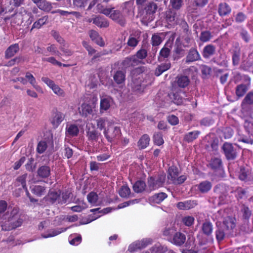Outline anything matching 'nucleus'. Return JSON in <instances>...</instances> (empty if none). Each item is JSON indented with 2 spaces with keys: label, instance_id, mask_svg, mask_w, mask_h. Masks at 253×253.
<instances>
[{
  "label": "nucleus",
  "instance_id": "1",
  "mask_svg": "<svg viewBox=\"0 0 253 253\" xmlns=\"http://www.w3.org/2000/svg\"><path fill=\"white\" fill-rule=\"evenodd\" d=\"M157 9V4L153 1L147 2L141 7H139L138 14L142 23L147 25L153 21Z\"/></svg>",
  "mask_w": 253,
  "mask_h": 253
},
{
  "label": "nucleus",
  "instance_id": "2",
  "mask_svg": "<svg viewBox=\"0 0 253 253\" xmlns=\"http://www.w3.org/2000/svg\"><path fill=\"white\" fill-rule=\"evenodd\" d=\"M100 11V13L108 16L115 23L124 27L126 24V17L119 10H115L114 7L111 8L103 9Z\"/></svg>",
  "mask_w": 253,
  "mask_h": 253
},
{
  "label": "nucleus",
  "instance_id": "3",
  "mask_svg": "<svg viewBox=\"0 0 253 253\" xmlns=\"http://www.w3.org/2000/svg\"><path fill=\"white\" fill-rule=\"evenodd\" d=\"M7 222L8 226L5 227V230L10 231L21 226L23 220L20 217L18 208H14L13 209L8 218Z\"/></svg>",
  "mask_w": 253,
  "mask_h": 253
},
{
  "label": "nucleus",
  "instance_id": "4",
  "mask_svg": "<svg viewBox=\"0 0 253 253\" xmlns=\"http://www.w3.org/2000/svg\"><path fill=\"white\" fill-rule=\"evenodd\" d=\"M209 166L214 170L216 181L220 180L225 176V171L223 169L222 161L220 158H212L210 162Z\"/></svg>",
  "mask_w": 253,
  "mask_h": 253
},
{
  "label": "nucleus",
  "instance_id": "5",
  "mask_svg": "<svg viewBox=\"0 0 253 253\" xmlns=\"http://www.w3.org/2000/svg\"><path fill=\"white\" fill-rule=\"evenodd\" d=\"M166 180V174L164 172L159 174L157 177L150 176L148 178L147 183L149 190L154 191L163 187Z\"/></svg>",
  "mask_w": 253,
  "mask_h": 253
},
{
  "label": "nucleus",
  "instance_id": "6",
  "mask_svg": "<svg viewBox=\"0 0 253 253\" xmlns=\"http://www.w3.org/2000/svg\"><path fill=\"white\" fill-rule=\"evenodd\" d=\"M103 133L107 141L109 142H112L115 140L120 138L121 135V131L119 126H110L107 129H105Z\"/></svg>",
  "mask_w": 253,
  "mask_h": 253
},
{
  "label": "nucleus",
  "instance_id": "7",
  "mask_svg": "<svg viewBox=\"0 0 253 253\" xmlns=\"http://www.w3.org/2000/svg\"><path fill=\"white\" fill-rule=\"evenodd\" d=\"M152 243L153 240L151 238L143 239L141 241H137L130 244L128 247V251L131 253L137 252L145 248Z\"/></svg>",
  "mask_w": 253,
  "mask_h": 253
},
{
  "label": "nucleus",
  "instance_id": "8",
  "mask_svg": "<svg viewBox=\"0 0 253 253\" xmlns=\"http://www.w3.org/2000/svg\"><path fill=\"white\" fill-rule=\"evenodd\" d=\"M224 154L228 160H233L237 157L236 149L231 143L225 142L222 146Z\"/></svg>",
  "mask_w": 253,
  "mask_h": 253
},
{
  "label": "nucleus",
  "instance_id": "9",
  "mask_svg": "<svg viewBox=\"0 0 253 253\" xmlns=\"http://www.w3.org/2000/svg\"><path fill=\"white\" fill-rule=\"evenodd\" d=\"M184 93L185 92L182 90L174 88L168 94V96L175 104L180 105L183 104V100L185 99L180 94Z\"/></svg>",
  "mask_w": 253,
  "mask_h": 253
},
{
  "label": "nucleus",
  "instance_id": "10",
  "mask_svg": "<svg viewBox=\"0 0 253 253\" xmlns=\"http://www.w3.org/2000/svg\"><path fill=\"white\" fill-rule=\"evenodd\" d=\"M166 20L170 26L177 25L181 18H179V14L173 9H169L166 12Z\"/></svg>",
  "mask_w": 253,
  "mask_h": 253
},
{
  "label": "nucleus",
  "instance_id": "11",
  "mask_svg": "<svg viewBox=\"0 0 253 253\" xmlns=\"http://www.w3.org/2000/svg\"><path fill=\"white\" fill-rule=\"evenodd\" d=\"M188 46V45H184L180 42L179 38L176 39L175 42V47L173 51V59L174 60H177L185 55V50L183 47Z\"/></svg>",
  "mask_w": 253,
  "mask_h": 253
},
{
  "label": "nucleus",
  "instance_id": "12",
  "mask_svg": "<svg viewBox=\"0 0 253 253\" xmlns=\"http://www.w3.org/2000/svg\"><path fill=\"white\" fill-rule=\"evenodd\" d=\"M186 239V236L184 233L180 232H176L174 233L169 241L172 244L178 247H181L185 243Z\"/></svg>",
  "mask_w": 253,
  "mask_h": 253
},
{
  "label": "nucleus",
  "instance_id": "13",
  "mask_svg": "<svg viewBox=\"0 0 253 253\" xmlns=\"http://www.w3.org/2000/svg\"><path fill=\"white\" fill-rule=\"evenodd\" d=\"M88 21L89 22H92L94 24L100 28H106L109 26L108 20L101 15H96L94 18L89 20Z\"/></svg>",
  "mask_w": 253,
  "mask_h": 253
},
{
  "label": "nucleus",
  "instance_id": "14",
  "mask_svg": "<svg viewBox=\"0 0 253 253\" xmlns=\"http://www.w3.org/2000/svg\"><path fill=\"white\" fill-rule=\"evenodd\" d=\"M65 118V115L64 113L56 110L52 114L50 122L53 126L57 127L64 121Z\"/></svg>",
  "mask_w": 253,
  "mask_h": 253
},
{
  "label": "nucleus",
  "instance_id": "15",
  "mask_svg": "<svg viewBox=\"0 0 253 253\" xmlns=\"http://www.w3.org/2000/svg\"><path fill=\"white\" fill-rule=\"evenodd\" d=\"M86 133L87 140L91 142H96L99 137H102L101 133L95 129L94 127L92 128H87Z\"/></svg>",
  "mask_w": 253,
  "mask_h": 253
},
{
  "label": "nucleus",
  "instance_id": "16",
  "mask_svg": "<svg viewBox=\"0 0 253 253\" xmlns=\"http://www.w3.org/2000/svg\"><path fill=\"white\" fill-rule=\"evenodd\" d=\"M138 59H135V56H128L124 59L121 63V65L123 70L125 71L126 69L134 67L139 63Z\"/></svg>",
  "mask_w": 253,
  "mask_h": 253
},
{
  "label": "nucleus",
  "instance_id": "17",
  "mask_svg": "<svg viewBox=\"0 0 253 253\" xmlns=\"http://www.w3.org/2000/svg\"><path fill=\"white\" fill-rule=\"evenodd\" d=\"M197 204V202L196 200H187L178 202L176 207L180 210H189L194 208Z\"/></svg>",
  "mask_w": 253,
  "mask_h": 253
},
{
  "label": "nucleus",
  "instance_id": "18",
  "mask_svg": "<svg viewBox=\"0 0 253 253\" xmlns=\"http://www.w3.org/2000/svg\"><path fill=\"white\" fill-rule=\"evenodd\" d=\"M61 193V191L60 190H58V191L49 190L47 195L44 197L43 199L45 201H47L49 203L53 204L60 198Z\"/></svg>",
  "mask_w": 253,
  "mask_h": 253
},
{
  "label": "nucleus",
  "instance_id": "19",
  "mask_svg": "<svg viewBox=\"0 0 253 253\" xmlns=\"http://www.w3.org/2000/svg\"><path fill=\"white\" fill-rule=\"evenodd\" d=\"M175 83L179 87L184 88L189 84L190 79L187 76L178 75L176 77Z\"/></svg>",
  "mask_w": 253,
  "mask_h": 253
},
{
  "label": "nucleus",
  "instance_id": "20",
  "mask_svg": "<svg viewBox=\"0 0 253 253\" xmlns=\"http://www.w3.org/2000/svg\"><path fill=\"white\" fill-rule=\"evenodd\" d=\"M168 197L166 193L160 192L156 193L149 198V202L151 204H159Z\"/></svg>",
  "mask_w": 253,
  "mask_h": 253
},
{
  "label": "nucleus",
  "instance_id": "21",
  "mask_svg": "<svg viewBox=\"0 0 253 253\" xmlns=\"http://www.w3.org/2000/svg\"><path fill=\"white\" fill-rule=\"evenodd\" d=\"M89 35L91 40L100 46L103 47L105 45L103 39L97 31L91 30L89 32Z\"/></svg>",
  "mask_w": 253,
  "mask_h": 253
},
{
  "label": "nucleus",
  "instance_id": "22",
  "mask_svg": "<svg viewBox=\"0 0 253 253\" xmlns=\"http://www.w3.org/2000/svg\"><path fill=\"white\" fill-rule=\"evenodd\" d=\"M19 50L18 43L10 45L5 51V58L9 59L14 56Z\"/></svg>",
  "mask_w": 253,
  "mask_h": 253
},
{
  "label": "nucleus",
  "instance_id": "23",
  "mask_svg": "<svg viewBox=\"0 0 253 253\" xmlns=\"http://www.w3.org/2000/svg\"><path fill=\"white\" fill-rule=\"evenodd\" d=\"M50 168L48 166H42L37 170V175L40 178H47L50 175Z\"/></svg>",
  "mask_w": 253,
  "mask_h": 253
},
{
  "label": "nucleus",
  "instance_id": "24",
  "mask_svg": "<svg viewBox=\"0 0 253 253\" xmlns=\"http://www.w3.org/2000/svg\"><path fill=\"white\" fill-rule=\"evenodd\" d=\"M126 71L118 70L115 72L113 79L117 84H124L126 81Z\"/></svg>",
  "mask_w": 253,
  "mask_h": 253
},
{
  "label": "nucleus",
  "instance_id": "25",
  "mask_svg": "<svg viewBox=\"0 0 253 253\" xmlns=\"http://www.w3.org/2000/svg\"><path fill=\"white\" fill-rule=\"evenodd\" d=\"M150 137L147 134H143L137 142V146L140 150L145 149L149 144Z\"/></svg>",
  "mask_w": 253,
  "mask_h": 253
},
{
  "label": "nucleus",
  "instance_id": "26",
  "mask_svg": "<svg viewBox=\"0 0 253 253\" xmlns=\"http://www.w3.org/2000/svg\"><path fill=\"white\" fill-rule=\"evenodd\" d=\"M48 16L47 15L42 16L39 18L33 23L30 30V32H32L34 29H40L42 26L45 25L48 22Z\"/></svg>",
  "mask_w": 253,
  "mask_h": 253
},
{
  "label": "nucleus",
  "instance_id": "27",
  "mask_svg": "<svg viewBox=\"0 0 253 253\" xmlns=\"http://www.w3.org/2000/svg\"><path fill=\"white\" fill-rule=\"evenodd\" d=\"M200 58V55L195 48L190 49L186 57V62L187 63L192 62L198 60Z\"/></svg>",
  "mask_w": 253,
  "mask_h": 253
},
{
  "label": "nucleus",
  "instance_id": "28",
  "mask_svg": "<svg viewBox=\"0 0 253 253\" xmlns=\"http://www.w3.org/2000/svg\"><path fill=\"white\" fill-rule=\"evenodd\" d=\"M146 185L145 181L139 180L136 181L133 185V190L136 193H141L145 191Z\"/></svg>",
  "mask_w": 253,
  "mask_h": 253
},
{
  "label": "nucleus",
  "instance_id": "29",
  "mask_svg": "<svg viewBox=\"0 0 253 253\" xmlns=\"http://www.w3.org/2000/svg\"><path fill=\"white\" fill-rule=\"evenodd\" d=\"M170 67L171 63L169 62L164 63L158 65L155 70V76L157 77L160 76L164 72L169 69Z\"/></svg>",
  "mask_w": 253,
  "mask_h": 253
},
{
  "label": "nucleus",
  "instance_id": "30",
  "mask_svg": "<svg viewBox=\"0 0 253 253\" xmlns=\"http://www.w3.org/2000/svg\"><path fill=\"white\" fill-rule=\"evenodd\" d=\"M231 9L229 5L225 3H221L218 6V13L219 15L224 16L229 14L231 12Z\"/></svg>",
  "mask_w": 253,
  "mask_h": 253
},
{
  "label": "nucleus",
  "instance_id": "31",
  "mask_svg": "<svg viewBox=\"0 0 253 253\" xmlns=\"http://www.w3.org/2000/svg\"><path fill=\"white\" fill-rule=\"evenodd\" d=\"M179 174L178 168L174 166H172L168 169V178L173 182Z\"/></svg>",
  "mask_w": 253,
  "mask_h": 253
},
{
  "label": "nucleus",
  "instance_id": "32",
  "mask_svg": "<svg viewBox=\"0 0 253 253\" xmlns=\"http://www.w3.org/2000/svg\"><path fill=\"white\" fill-rule=\"evenodd\" d=\"M250 173L251 171L248 167H241L239 173V178L241 180H249L250 178Z\"/></svg>",
  "mask_w": 253,
  "mask_h": 253
},
{
  "label": "nucleus",
  "instance_id": "33",
  "mask_svg": "<svg viewBox=\"0 0 253 253\" xmlns=\"http://www.w3.org/2000/svg\"><path fill=\"white\" fill-rule=\"evenodd\" d=\"M171 49L166 46V44L160 50L159 55L158 56V60L159 61H163L164 59L168 58L170 54Z\"/></svg>",
  "mask_w": 253,
  "mask_h": 253
},
{
  "label": "nucleus",
  "instance_id": "34",
  "mask_svg": "<svg viewBox=\"0 0 253 253\" xmlns=\"http://www.w3.org/2000/svg\"><path fill=\"white\" fill-rule=\"evenodd\" d=\"M66 133L68 136H76L79 133V129L77 125L71 124L67 126Z\"/></svg>",
  "mask_w": 253,
  "mask_h": 253
},
{
  "label": "nucleus",
  "instance_id": "35",
  "mask_svg": "<svg viewBox=\"0 0 253 253\" xmlns=\"http://www.w3.org/2000/svg\"><path fill=\"white\" fill-rule=\"evenodd\" d=\"M37 7L44 12H49L53 7L51 2L46 0H42Z\"/></svg>",
  "mask_w": 253,
  "mask_h": 253
},
{
  "label": "nucleus",
  "instance_id": "36",
  "mask_svg": "<svg viewBox=\"0 0 253 253\" xmlns=\"http://www.w3.org/2000/svg\"><path fill=\"white\" fill-rule=\"evenodd\" d=\"M46 187L44 186L35 185L31 189V192L38 197H41L45 192Z\"/></svg>",
  "mask_w": 253,
  "mask_h": 253
},
{
  "label": "nucleus",
  "instance_id": "37",
  "mask_svg": "<svg viewBox=\"0 0 253 253\" xmlns=\"http://www.w3.org/2000/svg\"><path fill=\"white\" fill-rule=\"evenodd\" d=\"M92 112V107L90 105L86 103H83L81 105V110L80 113L82 116L86 117L91 114Z\"/></svg>",
  "mask_w": 253,
  "mask_h": 253
},
{
  "label": "nucleus",
  "instance_id": "38",
  "mask_svg": "<svg viewBox=\"0 0 253 253\" xmlns=\"http://www.w3.org/2000/svg\"><path fill=\"white\" fill-rule=\"evenodd\" d=\"M150 250L151 253H165L168 251V248L166 246L158 243L152 247Z\"/></svg>",
  "mask_w": 253,
  "mask_h": 253
},
{
  "label": "nucleus",
  "instance_id": "39",
  "mask_svg": "<svg viewBox=\"0 0 253 253\" xmlns=\"http://www.w3.org/2000/svg\"><path fill=\"white\" fill-rule=\"evenodd\" d=\"M130 194V189L127 185H123L119 191V194L122 198H127Z\"/></svg>",
  "mask_w": 253,
  "mask_h": 253
},
{
  "label": "nucleus",
  "instance_id": "40",
  "mask_svg": "<svg viewBox=\"0 0 253 253\" xmlns=\"http://www.w3.org/2000/svg\"><path fill=\"white\" fill-rule=\"evenodd\" d=\"M200 133L199 131L189 132L185 135L184 140L187 142H192L198 137Z\"/></svg>",
  "mask_w": 253,
  "mask_h": 253
},
{
  "label": "nucleus",
  "instance_id": "41",
  "mask_svg": "<svg viewBox=\"0 0 253 253\" xmlns=\"http://www.w3.org/2000/svg\"><path fill=\"white\" fill-rule=\"evenodd\" d=\"M223 225L227 230H232L235 226V219L232 217L228 216L223 220Z\"/></svg>",
  "mask_w": 253,
  "mask_h": 253
},
{
  "label": "nucleus",
  "instance_id": "42",
  "mask_svg": "<svg viewBox=\"0 0 253 253\" xmlns=\"http://www.w3.org/2000/svg\"><path fill=\"white\" fill-rule=\"evenodd\" d=\"M153 141L158 146L162 145L164 143L163 134L161 132H156L153 135Z\"/></svg>",
  "mask_w": 253,
  "mask_h": 253
},
{
  "label": "nucleus",
  "instance_id": "43",
  "mask_svg": "<svg viewBox=\"0 0 253 253\" xmlns=\"http://www.w3.org/2000/svg\"><path fill=\"white\" fill-rule=\"evenodd\" d=\"M110 107V100L108 98H104L101 99L100 104V111L103 113L104 111H107Z\"/></svg>",
  "mask_w": 253,
  "mask_h": 253
},
{
  "label": "nucleus",
  "instance_id": "44",
  "mask_svg": "<svg viewBox=\"0 0 253 253\" xmlns=\"http://www.w3.org/2000/svg\"><path fill=\"white\" fill-rule=\"evenodd\" d=\"M248 90V87L246 84H241L237 86L236 89V94L239 97L244 95Z\"/></svg>",
  "mask_w": 253,
  "mask_h": 253
},
{
  "label": "nucleus",
  "instance_id": "45",
  "mask_svg": "<svg viewBox=\"0 0 253 253\" xmlns=\"http://www.w3.org/2000/svg\"><path fill=\"white\" fill-rule=\"evenodd\" d=\"M240 51L239 49L234 50L232 56V63L234 66H237L239 64L240 60Z\"/></svg>",
  "mask_w": 253,
  "mask_h": 253
},
{
  "label": "nucleus",
  "instance_id": "46",
  "mask_svg": "<svg viewBox=\"0 0 253 253\" xmlns=\"http://www.w3.org/2000/svg\"><path fill=\"white\" fill-rule=\"evenodd\" d=\"M65 229L63 230L62 229H52L50 231L49 233L47 234H42V236L43 238H47L49 237H52L58 235V234L61 233L64 231H65Z\"/></svg>",
  "mask_w": 253,
  "mask_h": 253
},
{
  "label": "nucleus",
  "instance_id": "47",
  "mask_svg": "<svg viewBox=\"0 0 253 253\" xmlns=\"http://www.w3.org/2000/svg\"><path fill=\"white\" fill-rule=\"evenodd\" d=\"M177 25H179L181 26L183 32L185 34V35H189L191 33V31L189 30L188 24L182 18L180 20L179 22L177 23Z\"/></svg>",
  "mask_w": 253,
  "mask_h": 253
},
{
  "label": "nucleus",
  "instance_id": "48",
  "mask_svg": "<svg viewBox=\"0 0 253 253\" xmlns=\"http://www.w3.org/2000/svg\"><path fill=\"white\" fill-rule=\"evenodd\" d=\"M47 148V145L45 141H41L37 145L36 151L39 154H42L44 153Z\"/></svg>",
  "mask_w": 253,
  "mask_h": 253
},
{
  "label": "nucleus",
  "instance_id": "49",
  "mask_svg": "<svg viewBox=\"0 0 253 253\" xmlns=\"http://www.w3.org/2000/svg\"><path fill=\"white\" fill-rule=\"evenodd\" d=\"M162 42V38L158 34H154L151 38V44L153 46L160 45Z\"/></svg>",
  "mask_w": 253,
  "mask_h": 253
},
{
  "label": "nucleus",
  "instance_id": "50",
  "mask_svg": "<svg viewBox=\"0 0 253 253\" xmlns=\"http://www.w3.org/2000/svg\"><path fill=\"white\" fill-rule=\"evenodd\" d=\"M139 42V38H136L130 35L127 40V44L129 47L134 48L138 45Z\"/></svg>",
  "mask_w": 253,
  "mask_h": 253
},
{
  "label": "nucleus",
  "instance_id": "51",
  "mask_svg": "<svg viewBox=\"0 0 253 253\" xmlns=\"http://www.w3.org/2000/svg\"><path fill=\"white\" fill-rule=\"evenodd\" d=\"M147 55V51L145 49L142 48L138 50L136 54L132 55V56H135V59L143 60L146 58Z\"/></svg>",
  "mask_w": 253,
  "mask_h": 253
},
{
  "label": "nucleus",
  "instance_id": "52",
  "mask_svg": "<svg viewBox=\"0 0 253 253\" xmlns=\"http://www.w3.org/2000/svg\"><path fill=\"white\" fill-rule=\"evenodd\" d=\"M107 119L104 118H99L96 120L97 128L100 130H105Z\"/></svg>",
  "mask_w": 253,
  "mask_h": 253
},
{
  "label": "nucleus",
  "instance_id": "53",
  "mask_svg": "<svg viewBox=\"0 0 253 253\" xmlns=\"http://www.w3.org/2000/svg\"><path fill=\"white\" fill-rule=\"evenodd\" d=\"M98 199V195L94 192H90L87 196L88 202L90 204H95Z\"/></svg>",
  "mask_w": 253,
  "mask_h": 253
},
{
  "label": "nucleus",
  "instance_id": "54",
  "mask_svg": "<svg viewBox=\"0 0 253 253\" xmlns=\"http://www.w3.org/2000/svg\"><path fill=\"white\" fill-rule=\"evenodd\" d=\"M170 4L173 9L178 10L183 4V0H170Z\"/></svg>",
  "mask_w": 253,
  "mask_h": 253
},
{
  "label": "nucleus",
  "instance_id": "55",
  "mask_svg": "<svg viewBox=\"0 0 253 253\" xmlns=\"http://www.w3.org/2000/svg\"><path fill=\"white\" fill-rule=\"evenodd\" d=\"M34 159L32 157L28 159V162L25 165L26 169L30 172H33L36 168V166L34 165Z\"/></svg>",
  "mask_w": 253,
  "mask_h": 253
},
{
  "label": "nucleus",
  "instance_id": "56",
  "mask_svg": "<svg viewBox=\"0 0 253 253\" xmlns=\"http://www.w3.org/2000/svg\"><path fill=\"white\" fill-rule=\"evenodd\" d=\"M243 104L253 105V91L249 92L243 100Z\"/></svg>",
  "mask_w": 253,
  "mask_h": 253
},
{
  "label": "nucleus",
  "instance_id": "57",
  "mask_svg": "<svg viewBox=\"0 0 253 253\" xmlns=\"http://www.w3.org/2000/svg\"><path fill=\"white\" fill-rule=\"evenodd\" d=\"M241 211L242 213L243 217L245 219H248L251 215L252 212L251 210L248 207L245 205L242 207Z\"/></svg>",
  "mask_w": 253,
  "mask_h": 253
},
{
  "label": "nucleus",
  "instance_id": "58",
  "mask_svg": "<svg viewBox=\"0 0 253 253\" xmlns=\"http://www.w3.org/2000/svg\"><path fill=\"white\" fill-rule=\"evenodd\" d=\"M182 221L185 225L190 226L194 223V218L192 216H186L182 218Z\"/></svg>",
  "mask_w": 253,
  "mask_h": 253
},
{
  "label": "nucleus",
  "instance_id": "59",
  "mask_svg": "<svg viewBox=\"0 0 253 253\" xmlns=\"http://www.w3.org/2000/svg\"><path fill=\"white\" fill-rule=\"evenodd\" d=\"M240 36L246 42H249L251 40V36L248 32L242 29L240 32Z\"/></svg>",
  "mask_w": 253,
  "mask_h": 253
},
{
  "label": "nucleus",
  "instance_id": "60",
  "mask_svg": "<svg viewBox=\"0 0 253 253\" xmlns=\"http://www.w3.org/2000/svg\"><path fill=\"white\" fill-rule=\"evenodd\" d=\"M51 35L60 44L65 43V41L62 37L60 36L58 32L55 31H52Z\"/></svg>",
  "mask_w": 253,
  "mask_h": 253
},
{
  "label": "nucleus",
  "instance_id": "61",
  "mask_svg": "<svg viewBox=\"0 0 253 253\" xmlns=\"http://www.w3.org/2000/svg\"><path fill=\"white\" fill-rule=\"evenodd\" d=\"M168 122L172 126H175L179 123V119L174 115H170L167 117Z\"/></svg>",
  "mask_w": 253,
  "mask_h": 253
},
{
  "label": "nucleus",
  "instance_id": "62",
  "mask_svg": "<svg viewBox=\"0 0 253 253\" xmlns=\"http://www.w3.org/2000/svg\"><path fill=\"white\" fill-rule=\"evenodd\" d=\"M46 49L53 55L59 56L61 54L60 52L57 50V47L54 44H50L49 46H47Z\"/></svg>",
  "mask_w": 253,
  "mask_h": 253
},
{
  "label": "nucleus",
  "instance_id": "63",
  "mask_svg": "<svg viewBox=\"0 0 253 253\" xmlns=\"http://www.w3.org/2000/svg\"><path fill=\"white\" fill-rule=\"evenodd\" d=\"M59 48L60 50L63 52V54L65 56H71L73 53V52L71 51L70 49L66 48L65 42V43L61 44Z\"/></svg>",
  "mask_w": 253,
  "mask_h": 253
},
{
  "label": "nucleus",
  "instance_id": "64",
  "mask_svg": "<svg viewBox=\"0 0 253 253\" xmlns=\"http://www.w3.org/2000/svg\"><path fill=\"white\" fill-rule=\"evenodd\" d=\"M51 89L54 93L58 96H64L65 95L64 90L56 84L54 85Z\"/></svg>",
  "mask_w": 253,
  "mask_h": 253
}]
</instances>
